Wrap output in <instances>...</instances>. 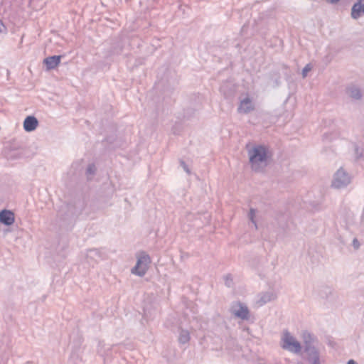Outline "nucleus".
<instances>
[{
    "label": "nucleus",
    "mask_w": 364,
    "mask_h": 364,
    "mask_svg": "<svg viewBox=\"0 0 364 364\" xmlns=\"http://www.w3.org/2000/svg\"><path fill=\"white\" fill-rule=\"evenodd\" d=\"M269 80L273 82L274 87H277L280 84L281 74L279 72V69H275L272 70L268 74Z\"/></svg>",
    "instance_id": "2eb2a0df"
},
{
    "label": "nucleus",
    "mask_w": 364,
    "mask_h": 364,
    "mask_svg": "<svg viewBox=\"0 0 364 364\" xmlns=\"http://www.w3.org/2000/svg\"><path fill=\"white\" fill-rule=\"evenodd\" d=\"M347 92L351 98L355 100H359L362 97L360 90L355 86L348 87Z\"/></svg>",
    "instance_id": "f3484780"
},
{
    "label": "nucleus",
    "mask_w": 364,
    "mask_h": 364,
    "mask_svg": "<svg viewBox=\"0 0 364 364\" xmlns=\"http://www.w3.org/2000/svg\"><path fill=\"white\" fill-rule=\"evenodd\" d=\"M96 171V167L95 166V164H89L87 169H86V174L88 176V175H93L95 174Z\"/></svg>",
    "instance_id": "4be33fe9"
},
{
    "label": "nucleus",
    "mask_w": 364,
    "mask_h": 364,
    "mask_svg": "<svg viewBox=\"0 0 364 364\" xmlns=\"http://www.w3.org/2000/svg\"><path fill=\"white\" fill-rule=\"evenodd\" d=\"M351 176L342 167L334 174L332 187L340 189L346 187L351 182Z\"/></svg>",
    "instance_id": "39448f33"
},
{
    "label": "nucleus",
    "mask_w": 364,
    "mask_h": 364,
    "mask_svg": "<svg viewBox=\"0 0 364 364\" xmlns=\"http://www.w3.org/2000/svg\"><path fill=\"white\" fill-rule=\"evenodd\" d=\"M248 155L251 168L255 172H262L271 157L268 148L264 145L255 146L248 151Z\"/></svg>",
    "instance_id": "f257e3e1"
},
{
    "label": "nucleus",
    "mask_w": 364,
    "mask_h": 364,
    "mask_svg": "<svg viewBox=\"0 0 364 364\" xmlns=\"http://www.w3.org/2000/svg\"><path fill=\"white\" fill-rule=\"evenodd\" d=\"M0 223L5 225H11L14 223V214L8 210L0 212Z\"/></svg>",
    "instance_id": "f8f14e48"
},
{
    "label": "nucleus",
    "mask_w": 364,
    "mask_h": 364,
    "mask_svg": "<svg viewBox=\"0 0 364 364\" xmlns=\"http://www.w3.org/2000/svg\"><path fill=\"white\" fill-rule=\"evenodd\" d=\"M86 206L87 201L83 196L75 198L62 206L58 212V216L64 220L76 218L82 213Z\"/></svg>",
    "instance_id": "f03ea898"
},
{
    "label": "nucleus",
    "mask_w": 364,
    "mask_h": 364,
    "mask_svg": "<svg viewBox=\"0 0 364 364\" xmlns=\"http://www.w3.org/2000/svg\"><path fill=\"white\" fill-rule=\"evenodd\" d=\"M123 46L121 45V43H118L117 46L113 47L112 50V54L113 55H119L122 52Z\"/></svg>",
    "instance_id": "412c9836"
},
{
    "label": "nucleus",
    "mask_w": 364,
    "mask_h": 364,
    "mask_svg": "<svg viewBox=\"0 0 364 364\" xmlns=\"http://www.w3.org/2000/svg\"><path fill=\"white\" fill-rule=\"evenodd\" d=\"M151 258L145 252H141L137 257L136 265L132 269V273L143 277L147 272Z\"/></svg>",
    "instance_id": "7ed1b4c3"
},
{
    "label": "nucleus",
    "mask_w": 364,
    "mask_h": 364,
    "mask_svg": "<svg viewBox=\"0 0 364 364\" xmlns=\"http://www.w3.org/2000/svg\"><path fill=\"white\" fill-rule=\"evenodd\" d=\"M38 125V121L34 116H28L23 121V129L28 132L34 131Z\"/></svg>",
    "instance_id": "9b49d317"
},
{
    "label": "nucleus",
    "mask_w": 364,
    "mask_h": 364,
    "mask_svg": "<svg viewBox=\"0 0 364 364\" xmlns=\"http://www.w3.org/2000/svg\"><path fill=\"white\" fill-rule=\"evenodd\" d=\"M353 245L355 249H358L359 248L360 242H359V241L356 238L353 239Z\"/></svg>",
    "instance_id": "bb28decb"
},
{
    "label": "nucleus",
    "mask_w": 364,
    "mask_h": 364,
    "mask_svg": "<svg viewBox=\"0 0 364 364\" xmlns=\"http://www.w3.org/2000/svg\"><path fill=\"white\" fill-rule=\"evenodd\" d=\"M61 55H52L46 58L43 60V64L46 67L47 70L55 69L60 63Z\"/></svg>",
    "instance_id": "9d476101"
},
{
    "label": "nucleus",
    "mask_w": 364,
    "mask_h": 364,
    "mask_svg": "<svg viewBox=\"0 0 364 364\" xmlns=\"http://www.w3.org/2000/svg\"><path fill=\"white\" fill-rule=\"evenodd\" d=\"M354 154L355 160H358L363 157V149L359 147L357 144L354 145Z\"/></svg>",
    "instance_id": "6ab92c4d"
},
{
    "label": "nucleus",
    "mask_w": 364,
    "mask_h": 364,
    "mask_svg": "<svg viewBox=\"0 0 364 364\" xmlns=\"http://www.w3.org/2000/svg\"><path fill=\"white\" fill-rule=\"evenodd\" d=\"M319 296L329 303H335L338 299L337 293L330 287H321L318 291Z\"/></svg>",
    "instance_id": "6e6552de"
},
{
    "label": "nucleus",
    "mask_w": 364,
    "mask_h": 364,
    "mask_svg": "<svg viewBox=\"0 0 364 364\" xmlns=\"http://www.w3.org/2000/svg\"><path fill=\"white\" fill-rule=\"evenodd\" d=\"M225 285L228 287H230L232 286V279L231 277V275L230 274H227L225 277Z\"/></svg>",
    "instance_id": "5701e85b"
},
{
    "label": "nucleus",
    "mask_w": 364,
    "mask_h": 364,
    "mask_svg": "<svg viewBox=\"0 0 364 364\" xmlns=\"http://www.w3.org/2000/svg\"><path fill=\"white\" fill-rule=\"evenodd\" d=\"M230 311L235 317L242 320H248L250 317V311L246 305L241 302L232 306Z\"/></svg>",
    "instance_id": "0eeeda50"
},
{
    "label": "nucleus",
    "mask_w": 364,
    "mask_h": 364,
    "mask_svg": "<svg viewBox=\"0 0 364 364\" xmlns=\"http://www.w3.org/2000/svg\"><path fill=\"white\" fill-rule=\"evenodd\" d=\"M253 109L254 106L252 105V102L249 97H246L242 100L238 107V112H243L245 114H247Z\"/></svg>",
    "instance_id": "ddd939ff"
},
{
    "label": "nucleus",
    "mask_w": 364,
    "mask_h": 364,
    "mask_svg": "<svg viewBox=\"0 0 364 364\" xmlns=\"http://www.w3.org/2000/svg\"><path fill=\"white\" fill-rule=\"evenodd\" d=\"M347 364H357V363L353 360H349Z\"/></svg>",
    "instance_id": "c85d7f7f"
},
{
    "label": "nucleus",
    "mask_w": 364,
    "mask_h": 364,
    "mask_svg": "<svg viewBox=\"0 0 364 364\" xmlns=\"http://www.w3.org/2000/svg\"><path fill=\"white\" fill-rule=\"evenodd\" d=\"M275 299V295L272 291L264 292L260 294L259 299L257 301V303L259 306H262L267 302H269Z\"/></svg>",
    "instance_id": "4468645a"
},
{
    "label": "nucleus",
    "mask_w": 364,
    "mask_h": 364,
    "mask_svg": "<svg viewBox=\"0 0 364 364\" xmlns=\"http://www.w3.org/2000/svg\"><path fill=\"white\" fill-rule=\"evenodd\" d=\"M190 333L189 331L183 328L179 330V336H178V342L181 344H186L190 341Z\"/></svg>",
    "instance_id": "a211bd4d"
},
{
    "label": "nucleus",
    "mask_w": 364,
    "mask_h": 364,
    "mask_svg": "<svg viewBox=\"0 0 364 364\" xmlns=\"http://www.w3.org/2000/svg\"><path fill=\"white\" fill-rule=\"evenodd\" d=\"M282 68L284 69V70H287V67L286 65H282Z\"/></svg>",
    "instance_id": "c756f323"
},
{
    "label": "nucleus",
    "mask_w": 364,
    "mask_h": 364,
    "mask_svg": "<svg viewBox=\"0 0 364 364\" xmlns=\"http://www.w3.org/2000/svg\"><path fill=\"white\" fill-rule=\"evenodd\" d=\"M311 70V66L310 64H307L302 70V76L305 77L307 75L308 72Z\"/></svg>",
    "instance_id": "b1692460"
},
{
    "label": "nucleus",
    "mask_w": 364,
    "mask_h": 364,
    "mask_svg": "<svg viewBox=\"0 0 364 364\" xmlns=\"http://www.w3.org/2000/svg\"><path fill=\"white\" fill-rule=\"evenodd\" d=\"M364 15V0H357L351 9V17L358 19Z\"/></svg>",
    "instance_id": "1a4fd4ad"
},
{
    "label": "nucleus",
    "mask_w": 364,
    "mask_h": 364,
    "mask_svg": "<svg viewBox=\"0 0 364 364\" xmlns=\"http://www.w3.org/2000/svg\"><path fill=\"white\" fill-rule=\"evenodd\" d=\"M304 352L306 353L307 360L311 364H320V356L318 350L306 338H305Z\"/></svg>",
    "instance_id": "423d86ee"
},
{
    "label": "nucleus",
    "mask_w": 364,
    "mask_h": 364,
    "mask_svg": "<svg viewBox=\"0 0 364 364\" xmlns=\"http://www.w3.org/2000/svg\"><path fill=\"white\" fill-rule=\"evenodd\" d=\"M6 31H7L6 27L4 26L2 21L0 20V33H6Z\"/></svg>",
    "instance_id": "a878e982"
},
{
    "label": "nucleus",
    "mask_w": 364,
    "mask_h": 364,
    "mask_svg": "<svg viewBox=\"0 0 364 364\" xmlns=\"http://www.w3.org/2000/svg\"><path fill=\"white\" fill-rule=\"evenodd\" d=\"M225 347L228 350L231 351H240V347L239 346L237 341L235 338L232 337H230L226 343H225Z\"/></svg>",
    "instance_id": "dca6fc26"
},
{
    "label": "nucleus",
    "mask_w": 364,
    "mask_h": 364,
    "mask_svg": "<svg viewBox=\"0 0 364 364\" xmlns=\"http://www.w3.org/2000/svg\"><path fill=\"white\" fill-rule=\"evenodd\" d=\"M326 1L331 4H336L337 2L339 1V0H326Z\"/></svg>",
    "instance_id": "cd10ccee"
},
{
    "label": "nucleus",
    "mask_w": 364,
    "mask_h": 364,
    "mask_svg": "<svg viewBox=\"0 0 364 364\" xmlns=\"http://www.w3.org/2000/svg\"><path fill=\"white\" fill-rule=\"evenodd\" d=\"M282 341V343L281 346L283 349L294 353L301 352V346L300 343L297 341L289 331H285L283 333Z\"/></svg>",
    "instance_id": "20e7f679"
},
{
    "label": "nucleus",
    "mask_w": 364,
    "mask_h": 364,
    "mask_svg": "<svg viewBox=\"0 0 364 364\" xmlns=\"http://www.w3.org/2000/svg\"><path fill=\"white\" fill-rule=\"evenodd\" d=\"M255 213H256V210L254 208H250V212L248 213V218H249L250 220L254 224V225L255 226V228H257V223H256V220H255Z\"/></svg>",
    "instance_id": "aec40b11"
},
{
    "label": "nucleus",
    "mask_w": 364,
    "mask_h": 364,
    "mask_svg": "<svg viewBox=\"0 0 364 364\" xmlns=\"http://www.w3.org/2000/svg\"><path fill=\"white\" fill-rule=\"evenodd\" d=\"M181 166L183 167V170L188 173L191 174V171L188 166V165L183 161H180Z\"/></svg>",
    "instance_id": "393cba45"
},
{
    "label": "nucleus",
    "mask_w": 364,
    "mask_h": 364,
    "mask_svg": "<svg viewBox=\"0 0 364 364\" xmlns=\"http://www.w3.org/2000/svg\"><path fill=\"white\" fill-rule=\"evenodd\" d=\"M309 339H311V336L310 334H309Z\"/></svg>",
    "instance_id": "7c9ffc66"
}]
</instances>
